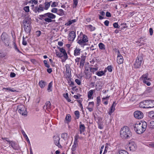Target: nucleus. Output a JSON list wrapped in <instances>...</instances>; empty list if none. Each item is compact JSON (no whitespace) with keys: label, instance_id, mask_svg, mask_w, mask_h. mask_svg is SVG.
Listing matches in <instances>:
<instances>
[{"label":"nucleus","instance_id":"nucleus-19","mask_svg":"<svg viewBox=\"0 0 154 154\" xmlns=\"http://www.w3.org/2000/svg\"><path fill=\"white\" fill-rule=\"evenodd\" d=\"M61 136L62 138L67 142L69 138V136L67 133H66L62 134Z\"/></svg>","mask_w":154,"mask_h":154},{"label":"nucleus","instance_id":"nucleus-36","mask_svg":"<svg viewBox=\"0 0 154 154\" xmlns=\"http://www.w3.org/2000/svg\"><path fill=\"white\" fill-rule=\"evenodd\" d=\"M96 74L98 76H101L103 75L105 73L103 71H101L98 72L96 73Z\"/></svg>","mask_w":154,"mask_h":154},{"label":"nucleus","instance_id":"nucleus-13","mask_svg":"<svg viewBox=\"0 0 154 154\" xmlns=\"http://www.w3.org/2000/svg\"><path fill=\"white\" fill-rule=\"evenodd\" d=\"M129 149L130 151H134L137 148L136 144L133 142L129 143Z\"/></svg>","mask_w":154,"mask_h":154},{"label":"nucleus","instance_id":"nucleus-57","mask_svg":"<svg viewBox=\"0 0 154 154\" xmlns=\"http://www.w3.org/2000/svg\"><path fill=\"white\" fill-rule=\"evenodd\" d=\"M150 123L151 128H154V121H151Z\"/></svg>","mask_w":154,"mask_h":154},{"label":"nucleus","instance_id":"nucleus-44","mask_svg":"<svg viewBox=\"0 0 154 154\" xmlns=\"http://www.w3.org/2000/svg\"><path fill=\"white\" fill-rule=\"evenodd\" d=\"M3 90H5V91H11V92H14L16 91V90H12V89H10V88H3Z\"/></svg>","mask_w":154,"mask_h":154},{"label":"nucleus","instance_id":"nucleus-8","mask_svg":"<svg viewBox=\"0 0 154 154\" xmlns=\"http://www.w3.org/2000/svg\"><path fill=\"white\" fill-rule=\"evenodd\" d=\"M144 103L146 104V108L154 107V100H147L144 101Z\"/></svg>","mask_w":154,"mask_h":154},{"label":"nucleus","instance_id":"nucleus-2","mask_svg":"<svg viewBox=\"0 0 154 154\" xmlns=\"http://www.w3.org/2000/svg\"><path fill=\"white\" fill-rule=\"evenodd\" d=\"M120 136L122 139H130L132 136V133L128 127L124 126L122 128L120 131Z\"/></svg>","mask_w":154,"mask_h":154},{"label":"nucleus","instance_id":"nucleus-63","mask_svg":"<svg viewBox=\"0 0 154 154\" xmlns=\"http://www.w3.org/2000/svg\"><path fill=\"white\" fill-rule=\"evenodd\" d=\"M109 23V22L108 20H106L104 22V24H105V25H106V26H108Z\"/></svg>","mask_w":154,"mask_h":154},{"label":"nucleus","instance_id":"nucleus-7","mask_svg":"<svg viewBox=\"0 0 154 154\" xmlns=\"http://www.w3.org/2000/svg\"><path fill=\"white\" fill-rule=\"evenodd\" d=\"M17 110L18 112L22 115L26 116L27 112L26 108L23 105H20L17 107Z\"/></svg>","mask_w":154,"mask_h":154},{"label":"nucleus","instance_id":"nucleus-39","mask_svg":"<svg viewBox=\"0 0 154 154\" xmlns=\"http://www.w3.org/2000/svg\"><path fill=\"white\" fill-rule=\"evenodd\" d=\"M144 101H143L142 102H141L139 104V106L143 108H146V104L144 103Z\"/></svg>","mask_w":154,"mask_h":154},{"label":"nucleus","instance_id":"nucleus-40","mask_svg":"<svg viewBox=\"0 0 154 154\" xmlns=\"http://www.w3.org/2000/svg\"><path fill=\"white\" fill-rule=\"evenodd\" d=\"M44 20L46 22L48 23H50L52 22H54V20H52L50 18L47 17L46 18L44 19Z\"/></svg>","mask_w":154,"mask_h":154},{"label":"nucleus","instance_id":"nucleus-30","mask_svg":"<svg viewBox=\"0 0 154 154\" xmlns=\"http://www.w3.org/2000/svg\"><path fill=\"white\" fill-rule=\"evenodd\" d=\"M47 14L48 17L51 19H54L56 17V16L52 13H48Z\"/></svg>","mask_w":154,"mask_h":154},{"label":"nucleus","instance_id":"nucleus-20","mask_svg":"<svg viewBox=\"0 0 154 154\" xmlns=\"http://www.w3.org/2000/svg\"><path fill=\"white\" fill-rule=\"evenodd\" d=\"M59 48L60 52L63 54L64 57V58L66 59L68 57V56L65 50L63 48Z\"/></svg>","mask_w":154,"mask_h":154},{"label":"nucleus","instance_id":"nucleus-41","mask_svg":"<svg viewBox=\"0 0 154 154\" xmlns=\"http://www.w3.org/2000/svg\"><path fill=\"white\" fill-rule=\"evenodd\" d=\"M87 27L89 28L91 31H94L95 29V27L91 25H88Z\"/></svg>","mask_w":154,"mask_h":154},{"label":"nucleus","instance_id":"nucleus-35","mask_svg":"<svg viewBox=\"0 0 154 154\" xmlns=\"http://www.w3.org/2000/svg\"><path fill=\"white\" fill-rule=\"evenodd\" d=\"M52 2L51 1L48 2H45V10H47L48 8L49 7L50 5V3Z\"/></svg>","mask_w":154,"mask_h":154},{"label":"nucleus","instance_id":"nucleus-16","mask_svg":"<svg viewBox=\"0 0 154 154\" xmlns=\"http://www.w3.org/2000/svg\"><path fill=\"white\" fill-rule=\"evenodd\" d=\"M116 104L115 102H113L112 105L111 106L110 109H109L108 112L109 115H111L112 113L114 112L115 110V106Z\"/></svg>","mask_w":154,"mask_h":154},{"label":"nucleus","instance_id":"nucleus-56","mask_svg":"<svg viewBox=\"0 0 154 154\" xmlns=\"http://www.w3.org/2000/svg\"><path fill=\"white\" fill-rule=\"evenodd\" d=\"M113 26L115 28H118L119 27V26L117 23H114L113 24Z\"/></svg>","mask_w":154,"mask_h":154},{"label":"nucleus","instance_id":"nucleus-59","mask_svg":"<svg viewBox=\"0 0 154 154\" xmlns=\"http://www.w3.org/2000/svg\"><path fill=\"white\" fill-rule=\"evenodd\" d=\"M94 102H90L88 103V106L94 107Z\"/></svg>","mask_w":154,"mask_h":154},{"label":"nucleus","instance_id":"nucleus-42","mask_svg":"<svg viewBox=\"0 0 154 154\" xmlns=\"http://www.w3.org/2000/svg\"><path fill=\"white\" fill-rule=\"evenodd\" d=\"M23 9L26 12H28L29 11V6H26L24 7Z\"/></svg>","mask_w":154,"mask_h":154},{"label":"nucleus","instance_id":"nucleus-58","mask_svg":"<svg viewBox=\"0 0 154 154\" xmlns=\"http://www.w3.org/2000/svg\"><path fill=\"white\" fill-rule=\"evenodd\" d=\"M97 103L99 105V104L100 102V97H98L97 98Z\"/></svg>","mask_w":154,"mask_h":154},{"label":"nucleus","instance_id":"nucleus-22","mask_svg":"<svg viewBox=\"0 0 154 154\" xmlns=\"http://www.w3.org/2000/svg\"><path fill=\"white\" fill-rule=\"evenodd\" d=\"M81 50L79 48H76L74 51V54L75 56H77L79 55L80 54V51Z\"/></svg>","mask_w":154,"mask_h":154},{"label":"nucleus","instance_id":"nucleus-47","mask_svg":"<svg viewBox=\"0 0 154 154\" xmlns=\"http://www.w3.org/2000/svg\"><path fill=\"white\" fill-rule=\"evenodd\" d=\"M58 2H53L52 4L51 5V6L52 7H56L58 5Z\"/></svg>","mask_w":154,"mask_h":154},{"label":"nucleus","instance_id":"nucleus-12","mask_svg":"<svg viewBox=\"0 0 154 154\" xmlns=\"http://www.w3.org/2000/svg\"><path fill=\"white\" fill-rule=\"evenodd\" d=\"M6 141L10 144L11 147L14 149L17 150L18 149L17 144L14 141L6 140Z\"/></svg>","mask_w":154,"mask_h":154},{"label":"nucleus","instance_id":"nucleus-52","mask_svg":"<svg viewBox=\"0 0 154 154\" xmlns=\"http://www.w3.org/2000/svg\"><path fill=\"white\" fill-rule=\"evenodd\" d=\"M107 69L108 71L109 72H111L112 70V68L111 66H109L107 67Z\"/></svg>","mask_w":154,"mask_h":154},{"label":"nucleus","instance_id":"nucleus-10","mask_svg":"<svg viewBox=\"0 0 154 154\" xmlns=\"http://www.w3.org/2000/svg\"><path fill=\"white\" fill-rule=\"evenodd\" d=\"M54 143L59 148H61L62 146L60 144L59 141L60 140V138L59 136H56L54 137Z\"/></svg>","mask_w":154,"mask_h":154},{"label":"nucleus","instance_id":"nucleus-38","mask_svg":"<svg viewBox=\"0 0 154 154\" xmlns=\"http://www.w3.org/2000/svg\"><path fill=\"white\" fill-rule=\"evenodd\" d=\"M52 82H50L48 85V90L49 91V92L52 91L51 88L52 86Z\"/></svg>","mask_w":154,"mask_h":154},{"label":"nucleus","instance_id":"nucleus-64","mask_svg":"<svg viewBox=\"0 0 154 154\" xmlns=\"http://www.w3.org/2000/svg\"><path fill=\"white\" fill-rule=\"evenodd\" d=\"M111 14L110 12H109L108 11H107L106 13V16L107 17H111Z\"/></svg>","mask_w":154,"mask_h":154},{"label":"nucleus","instance_id":"nucleus-1","mask_svg":"<svg viewBox=\"0 0 154 154\" xmlns=\"http://www.w3.org/2000/svg\"><path fill=\"white\" fill-rule=\"evenodd\" d=\"M147 126L146 122L144 121L135 124L134 126V129L137 134H141L146 130Z\"/></svg>","mask_w":154,"mask_h":154},{"label":"nucleus","instance_id":"nucleus-18","mask_svg":"<svg viewBox=\"0 0 154 154\" xmlns=\"http://www.w3.org/2000/svg\"><path fill=\"white\" fill-rule=\"evenodd\" d=\"M80 133L81 134L82 132H84L85 130V125L82 124L81 122H80V125L79 126Z\"/></svg>","mask_w":154,"mask_h":154},{"label":"nucleus","instance_id":"nucleus-9","mask_svg":"<svg viewBox=\"0 0 154 154\" xmlns=\"http://www.w3.org/2000/svg\"><path fill=\"white\" fill-rule=\"evenodd\" d=\"M134 116L136 119H140L143 116V114L142 112L140 111H136L134 112Z\"/></svg>","mask_w":154,"mask_h":154},{"label":"nucleus","instance_id":"nucleus-34","mask_svg":"<svg viewBox=\"0 0 154 154\" xmlns=\"http://www.w3.org/2000/svg\"><path fill=\"white\" fill-rule=\"evenodd\" d=\"M63 96L68 102H71V100L69 99V97L68 94V93H66L65 94H63Z\"/></svg>","mask_w":154,"mask_h":154},{"label":"nucleus","instance_id":"nucleus-54","mask_svg":"<svg viewBox=\"0 0 154 154\" xmlns=\"http://www.w3.org/2000/svg\"><path fill=\"white\" fill-rule=\"evenodd\" d=\"M94 107L88 106L87 107V108L89 112H91L93 110V108Z\"/></svg>","mask_w":154,"mask_h":154},{"label":"nucleus","instance_id":"nucleus-60","mask_svg":"<svg viewBox=\"0 0 154 154\" xmlns=\"http://www.w3.org/2000/svg\"><path fill=\"white\" fill-rule=\"evenodd\" d=\"M75 81L78 85H81V81L79 79H75Z\"/></svg>","mask_w":154,"mask_h":154},{"label":"nucleus","instance_id":"nucleus-33","mask_svg":"<svg viewBox=\"0 0 154 154\" xmlns=\"http://www.w3.org/2000/svg\"><path fill=\"white\" fill-rule=\"evenodd\" d=\"M71 120V116L69 114H68L65 118V120L66 123H68Z\"/></svg>","mask_w":154,"mask_h":154},{"label":"nucleus","instance_id":"nucleus-6","mask_svg":"<svg viewBox=\"0 0 154 154\" xmlns=\"http://www.w3.org/2000/svg\"><path fill=\"white\" fill-rule=\"evenodd\" d=\"M143 57L141 56H138L137 57L135 62L134 64V67L136 68H140L143 62Z\"/></svg>","mask_w":154,"mask_h":154},{"label":"nucleus","instance_id":"nucleus-4","mask_svg":"<svg viewBox=\"0 0 154 154\" xmlns=\"http://www.w3.org/2000/svg\"><path fill=\"white\" fill-rule=\"evenodd\" d=\"M30 18L26 17L23 20V23L24 25V28L26 32L29 33L31 30Z\"/></svg>","mask_w":154,"mask_h":154},{"label":"nucleus","instance_id":"nucleus-43","mask_svg":"<svg viewBox=\"0 0 154 154\" xmlns=\"http://www.w3.org/2000/svg\"><path fill=\"white\" fill-rule=\"evenodd\" d=\"M152 87H148L147 88L146 91L147 93H150L152 92Z\"/></svg>","mask_w":154,"mask_h":154},{"label":"nucleus","instance_id":"nucleus-14","mask_svg":"<svg viewBox=\"0 0 154 154\" xmlns=\"http://www.w3.org/2000/svg\"><path fill=\"white\" fill-rule=\"evenodd\" d=\"M69 36L68 40L73 41L75 37V33L74 31H72L69 33Z\"/></svg>","mask_w":154,"mask_h":154},{"label":"nucleus","instance_id":"nucleus-27","mask_svg":"<svg viewBox=\"0 0 154 154\" xmlns=\"http://www.w3.org/2000/svg\"><path fill=\"white\" fill-rule=\"evenodd\" d=\"M76 20L75 19H73L67 22L65 24V25L70 26L73 23H75L76 22Z\"/></svg>","mask_w":154,"mask_h":154},{"label":"nucleus","instance_id":"nucleus-17","mask_svg":"<svg viewBox=\"0 0 154 154\" xmlns=\"http://www.w3.org/2000/svg\"><path fill=\"white\" fill-rule=\"evenodd\" d=\"M51 104L49 101H47L43 106V109H46L48 110L51 109Z\"/></svg>","mask_w":154,"mask_h":154},{"label":"nucleus","instance_id":"nucleus-23","mask_svg":"<svg viewBox=\"0 0 154 154\" xmlns=\"http://www.w3.org/2000/svg\"><path fill=\"white\" fill-rule=\"evenodd\" d=\"M87 42L84 41L82 39H80L78 40L77 43L80 45L85 46L86 45V43Z\"/></svg>","mask_w":154,"mask_h":154},{"label":"nucleus","instance_id":"nucleus-51","mask_svg":"<svg viewBox=\"0 0 154 154\" xmlns=\"http://www.w3.org/2000/svg\"><path fill=\"white\" fill-rule=\"evenodd\" d=\"M75 114L76 116L77 119H78L79 117V112L78 111H76L75 112Z\"/></svg>","mask_w":154,"mask_h":154},{"label":"nucleus","instance_id":"nucleus-29","mask_svg":"<svg viewBox=\"0 0 154 154\" xmlns=\"http://www.w3.org/2000/svg\"><path fill=\"white\" fill-rule=\"evenodd\" d=\"M94 91V90H91L89 91L88 92V97L89 99H90L91 98Z\"/></svg>","mask_w":154,"mask_h":154},{"label":"nucleus","instance_id":"nucleus-55","mask_svg":"<svg viewBox=\"0 0 154 154\" xmlns=\"http://www.w3.org/2000/svg\"><path fill=\"white\" fill-rule=\"evenodd\" d=\"M77 145H73L72 146L71 150L72 151H75L76 149Z\"/></svg>","mask_w":154,"mask_h":154},{"label":"nucleus","instance_id":"nucleus-48","mask_svg":"<svg viewBox=\"0 0 154 154\" xmlns=\"http://www.w3.org/2000/svg\"><path fill=\"white\" fill-rule=\"evenodd\" d=\"M44 63L45 66L48 68L50 67V66L48 63L47 61L46 60H44Z\"/></svg>","mask_w":154,"mask_h":154},{"label":"nucleus","instance_id":"nucleus-31","mask_svg":"<svg viewBox=\"0 0 154 154\" xmlns=\"http://www.w3.org/2000/svg\"><path fill=\"white\" fill-rule=\"evenodd\" d=\"M35 9L38 12L43 11L44 10L43 8L42 7V5H39V7L38 8L36 7Z\"/></svg>","mask_w":154,"mask_h":154},{"label":"nucleus","instance_id":"nucleus-50","mask_svg":"<svg viewBox=\"0 0 154 154\" xmlns=\"http://www.w3.org/2000/svg\"><path fill=\"white\" fill-rule=\"evenodd\" d=\"M29 3H31L32 4L34 3L35 5H36L38 4V1L36 0H31Z\"/></svg>","mask_w":154,"mask_h":154},{"label":"nucleus","instance_id":"nucleus-5","mask_svg":"<svg viewBox=\"0 0 154 154\" xmlns=\"http://www.w3.org/2000/svg\"><path fill=\"white\" fill-rule=\"evenodd\" d=\"M148 76L149 74L147 73L144 74L140 77V79L143 81L144 84H146L147 86H149L151 85V83L148 81L150 79Z\"/></svg>","mask_w":154,"mask_h":154},{"label":"nucleus","instance_id":"nucleus-49","mask_svg":"<svg viewBox=\"0 0 154 154\" xmlns=\"http://www.w3.org/2000/svg\"><path fill=\"white\" fill-rule=\"evenodd\" d=\"M73 8H75L78 3V0H73Z\"/></svg>","mask_w":154,"mask_h":154},{"label":"nucleus","instance_id":"nucleus-37","mask_svg":"<svg viewBox=\"0 0 154 154\" xmlns=\"http://www.w3.org/2000/svg\"><path fill=\"white\" fill-rule=\"evenodd\" d=\"M119 154H128V153L125 150H120L119 151Z\"/></svg>","mask_w":154,"mask_h":154},{"label":"nucleus","instance_id":"nucleus-3","mask_svg":"<svg viewBox=\"0 0 154 154\" xmlns=\"http://www.w3.org/2000/svg\"><path fill=\"white\" fill-rule=\"evenodd\" d=\"M0 42H2L6 46L10 47L11 40L9 36L5 33H2L0 39Z\"/></svg>","mask_w":154,"mask_h":154},{"label":"nucleus","instance_id":"nucleus-46","mask_svg":"<svg viewBox=\"0 0 154 154\" xmlns=\"http://www.w3.org/2000/svg\"><path fill=\"white\" fill-rule=\"evenodd\" d=\"M82 39L86 42H87L88 41L87 36L85 35H83Z\"/></svg>","mask_w":154,"mask_h":154},{"label":"nucleus","instance_id":"nucleus-28","mask_svg":"<svg viewBox=\"0 0 154 154\" xmlns=\"http://www.w3.org/2000/svg\"><path fill=\"white\" fill-rule=\"evenodd\" d=\"M99 48L102 50H105V46L104 44L101 42L99 43L98 44Z\"/></svg>","mask_w":154,"mask_h":154},{"label":"nucleus","instance_id":"nucleus-32","mask_svg":"<svg viewBox=\"0 0 154 154\" xmlns=\"http://www.w3.org/2000/svg\"><path fill=\"white\" fill-rule=\"evenodd\" d=\"M148 116L151 118H154V111H151L149 112L148 115Z\"/></svg>","mask_w":154,"mask_h":154},{"label":"nucleus","instance_id":"nucleus-45","mask_svg":"<svg viewBox=\"0 0 154 154\" xmlns=\"http://www.w3.org/2000/svg\"><path fill=\"white\" fill-rule=\"evenodd\" d=\"M56 54L57 56L60 57H62L63 56L62 54L58 51H56Z\"/></svg>","mask_w":154,"mask_h":154},{"label":"nucleus","instance_id":"nucleus-62","mask_svg":"<svg viewBox=\"0 0 154 154\" xmlns=\"http://www.w3.org/2000/svg\"><path fill=\"white\" fill-rule=\"evenodd\" d=\"M149 32L150 35H152V34H153V29L152 28H149Z\"/></svg>","mask_w":154,"mask_h":154},{"label":"nucleus","instance_id":"nucleus-15","mask_svg":"<svg viewBox=\"0 0 154 154\" xmlns=\"http://www.w3.org/2000/svg\"><path fill=\"white\" fill-rule=\"evenodd\" d=\"M86 58L85 56L83 55L81 56V60L80 63L79 67L80 68H82L84 66L85 62V60Z\"/></svg>","mask_w":154,"mask_h":154},{"label":"nucleus","instance_id":"nucleus-61","mask_svg":"<svg viewBox=\"0 0 154 154\" xmlns=\"http://www.w3.org/2000/svg\"><path fill=\"white\" fill-rule=\"evenodd\" d=\"M15 74L13 72H11L10 73V76L11 77L13 78L15 77Z\"/></svg>","mask_w":154,"mask_h":154},{"label":"nucleus","instance_id":"nucleus-11","mask_svg":"<svg viewBox=\"0 0 154 154\" xmlns=\"http://www.w3.org/2000/svg\"><path fill=\"white\" fill-rule=\"evenodd\" d=\"M66 78L69 79L71 77V71L70 66L69 64H67L66 65Z\"/></svg>","mask_w":154,"mask_h":154},{"label":"nucleus","instance_id":"nucleus-53","mask_svg":"<svg viewBox=\"0 0 154 154\" xmlns=\"http://www.w3.org/2000/svg\"><path fill=\"white\" fill-rule=\"evenodd\" d=\"M57 8H53L51 10V12L53 13H56L57 12Z\"/></svg>","mask_w":154,"mask_h":154},{"label":"nucleus","instance_id":"nucleus-25","mask_svg":"<svg viewBox=\"0 0 154 154\" xmlns=\"http://www.w3.org/2000/svg\"><path fill=\"white\" fill-rule=\"evenodd\" d=\"M57 14L60 16L64 15V12L63 10L62 9H59L57 10Z\"/></svg>","mask_w":154,"mask_h":154},{"label":"nucleus","instance_id":"nucleus-24","mask_svg":"<svg viewBox=\"0 0 154 154\" xmlns=\"http://www.w3.org/2000/svg\"><path fill=\"white\" fill-rule=\"evenodd\" d=\"M47 17H48L47 13L45 14H44L40 15L39 18L41 20H44L45 18H47Z\"/></svg>","mask_w":154,"mask_h":154},{"label":"nucleus","instance_id":"nucleus-21","mask_svg":"<svg viewBox=\"0 0 154 154\" xmlns=\"http://www.w3.org/2000/svg\"><path fill=\"white\" fill-rule=\"evenodd\" d=\"M117 61L119 64H121L123 63L124 59L122 56H119L117 57Z\"/></svg>","mask_w":154,"mask_h":154},{"label":"nucleus","instance_id":"nucleus-26","mask_svg":"<svg viewBox=\"0 0 154 154\" xmlns=\"http://www.w3.org/2000/svg\"><path fill=\"white\" fill-rule=\"evenodd\" d=\"M39 84L41 88H43L45 87L46 85L45 82L41 80L39 82Z\"/></svg>","mask_w":154,"mask_h":154}]
</instances>
